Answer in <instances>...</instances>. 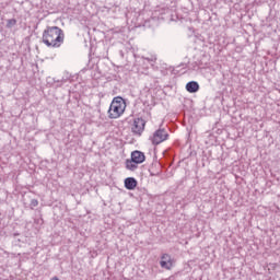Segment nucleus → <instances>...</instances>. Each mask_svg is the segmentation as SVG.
I'll return each instance as SVG.
<instances>
[{
	"label": "nucleus",
	"mask_w": 280,
	"mask_h": 280,
	"mask_svg": "<svg viewBox=\"0 0 280 280\" xmlns=\"http://www.w3.org/2000/svg\"><path fill=\"white\" fill-rule=\"evenodd\" d=\"M43 43L47 47H60L65 43V31L58 26H47L43 32Z\"/></svg>",
	"instance_id": "1"
},
{
	"label": "nucleus",
	"mask_w": 280,
	"mask_h": 280,
	"mask_svg": "<svg viewBox=\"0 0 280 280\" xmlns=\"http://www.w3.org/2000/svg\"><path fill=\"white\" fill-rule=\"evenodd\" d=\"M126 110V101L121 96H116L113 98L109 109H108V117L109 119H118L124 115Z\"/></svg>",
	"instance_id": "2"
},
{
	"label": "nucleus",
	"mask_w": 280,
	"mask_h": 280,
	"mask_svg": "<svg viewBox=\"0 0 280 280\" xmlns=\"http://www.w3.org/2000/svg\"><path fill=\"white\" fill-rule=\"evenodd\" d=\"M145 161V153L136 150L131 152L130 160H126L125 167L129 170V172H135L139 168V165Z\"/></svg>",
	"instance_id": "3"
},
{
	"label": "nucleus",
	"mask_w": 280,
	"mask_h": 280,
	"mask_svg": "<svg viewBox=\"0 0 280 280\" xmlns=\"http://www.w3.org/2000/svg\"><path fill=\"white\" fill-rule=\"evenodd\" d=\"M167 139H170V133H167V130H165V128H160L154 131L153 136L150 138V141L153 145H159L163 143V141H167Z\"/></svg>",
	"instance_id": "4"
},
{
	"label": "nucleus",
	"mask_w": 280,
	"mask_h": 280,
	"mask_svg": "<svg viewBox=\"0 0 280 280\" xmlns=\"http://www.w3.org/2000/svg\"><path fill=\"white\" fill-rule=\"evenodd\" d=\"M144 130H145V120L143 118H136L131 127V132L136 135V137H141Z\"/></svg>",
	"instance_id": "5"
},
{
	"label": "nucleus",
	"mask_w": 280,
	"mask_h": 280,
	"mask_svg": "<svg viewBox=\"0 0 280 280\" xmlns=\"http://www.w3.org/2000/svg\"><path fill=\"white\" fill-rule=\"evenodd\" d=\"M186 91L188 93H198V91H200V84H198L196 81H189L186 84Z\"/></svg>",
	"instance_id": "6"
},
{
	"label": "nucleus",
	"mask_w": 280,
	"mask_h": 280,
	"mask_svg": "<svg viewBox=\"0 0 280 280\" xmlns=\"http://www.w3.org/2000/svg\"><path fill=\"white\" fill-rule=\"evenodd\" d=\"M138 185V182L135 177H127L125 179V187L129 190L132 191V189H136Z\"/></svg>",
	"instance_id": "7"
},
{
	"label": "nucleus",
	"mask_w": 280,
	"mask_h": 280,
	"mask_svg": "<svg viewBox=\"0 0 280 280\" xmlns=\"http://www.w3.org/2000/svg\"><path fill=\"white\" fill-rule=\"evenodd\" d=\"M161 268H164L165 270H172L174 266V259L171 260H160Z\"/></svg>",
	"instance_id": "8"
},
{
	"label": "nucleus",
	"mask_w": 280,
	"mask_h": 280,
	"mask_svg": "<svg viewBox=\"0 0 280 280\" xmlns=\"http://www.w3.org/2000/svg\"><path fill=\"white\" fill-rule=\"evenodd\" d=\"M142 60H148L150 65H154V62H156V55H151L150 57H142Z\"/></svg>",
	"instance_id": "9"
},
{
	"label": "nucleus",
	"mask_w": 280,
	"mask_h": 280,
	"mask_svg": "<svg viewBox=\"0 0 280 280\" xmlns=\"http://www.w3.org/2000/svg\"><path fill=\"white\" fill-rule=\"evenodd\" d=\"M16 25V19H10L7 21V27L10 30Z\"/></svg>",
	"instance_id": "10"
},
{
	"label": "nucleus",
	"mask_w": 280,
	"mask_h": 280,
	"mask_svg": "<svg viewBox=\"0 0 280 280\" xmlns=\"http://www.w3.org/2000/svg\"><path fill=\"white\" fill-rule=\"evenodd\" d=\"M172 260V256L170 254H163L161 256V261H170Z\"/></svg>",
	"instance_id": "11"
},
{
	"label": "nucleus",
	"mask_w": 280,
	"mask_h": 280,
	"mask_svg": "<svg viewBox=\"0 0 280 280\" xmlns=\"http://www.w3.org/2000/svg\"><path fill=\"white\" fill-rule=\"evenodd\" d=\"M37 205H38V199H32L30 207H31V209H34V207H36Z\"/></svg>",
	"instance_id": "12"
},
{
	"label": "nucleus",
	"mask_w": 280,
	"mask_h": 280,
	"mask_svg": "<svg viewBox=\"0 0 280 280\" xmlns=\"http://www.w3.org/2000/svg\"><path fill=\"white\" fill-rule=\"evenodd\" d=\"M161 173H151V176H160Z\"/></svg>",
	"instance_id": "13"
},
{
	"label": "nucleus",
	"mask_w": 280,
	"mask_h": 280,
	"mask_svg": "<svg viewBox=\"0 0 280 280\" xmlns=\"http://www.w3.org/2000/svg\"><path fill=\"white\" fill-rule=\"evenodd\" d=\"M50 280H59L57 276L52 277Z\"/></svg>",
	"instance_id": "14"
},
{
	"label": "nucleus",
	"mask_w": 280,
	"mask_h": 280,
	"mask_svg": "<svg viewBox=\"0 0 280 280\" xmlns=\"http://www.w3.org/2000/svg\"><path fill=\"white\" fill-rule=\"evenodd\" d=\"M19 235H20L19 233H14L13 237H19Z\"/></svg>",
	"instance_id": "15"
}]
</instances>
